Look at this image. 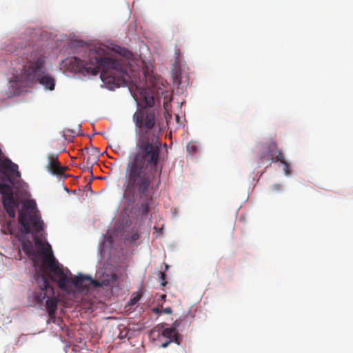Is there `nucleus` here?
<instances>
[{"label":"nucleus","instance_id":"1","mask_svg":"<svg viewBox=\"0 0 353 353\" xmlns=\"http://www.w3.org/2000/svg\"><path fill=\"white\" fill-rule=\"evenodd\" d=\"M139 99L145 106L133 114L138 139L135 152L128 161L123 185V196L130 202L139 200L143 216H146L154 197L161 184L162 166L158 167L160 160L161 143L157 130L154 110L147 108L154 104L153 94L150 88L140 89Z\"/></svg>","mask_w":353,"mask_h":353},{"label":"nucleus","instance_id":"2","mask_svg":"<svg viewBox=\"0 0 353 353\" xmlns=\"http://www.w3.org/2000/svg\"><path fill=\"white\" fill-rule=\"evenodd\" d=\"M101 51L104 52L103 50ZM70 67L82 74L96 75L101 72V80L110 89L127 85L130 78L121 59L104 56V53L90 52L88 60L73 57L70 61Z\"/></svg>","mask_w":353,"mask_h":353},{"label":"nucleus","instance_id":"3","mask_svg":"<svg viewBox=\"0 0 353 353\" xmlns=\"http://www.w3.org/2000/svg\"><path fill=\"white\" fill-rule=\"evenodd\" d=\"M46 57L41 51H33L27 57L26 63L23 66L21 74L25 80L38 82L49 90L54 89V79L46 74Z\"/></svg>","mask_w":353,"mask_h":353},{"label":"nucleus","instance_id":"4","mask_svg":"<svg viewBox=\"0 0 353 353\" xmlns=\"http://www.w3.org/2000/svg\"><path fill=\"white\" fill-rule=\"evenodd\" d=\"M35 245L39 247L40 253L45 255L43 265L49 271L48 277L58 284L59 288L63 291L69 290L70 279L68 277L69 270H64L63 266L56 260L52 254L51 246L47 243L46 247L43 246L42 242L38 239H34Z\"/></svg>","mask_w":353,"mask_h":353},{"label":"nucleus","instance_id":"5","mask_svg":"<svg viewBox=\"0 0 353 353\" xmlns=\"http://www.w3.org/2000/svg\"><path fill=\"white\" fill-rule=\"evenodd\" d=\"M18 221L23 228L24 234L31 232V229L36 232H39L43 230L44 223L41 217L36 214H30L28 211H20Z\"/></svg>","mask_w":353,"mask_h":353},{"label":"nucleus","instance_id":"6","mask_svg":"<svg viewBox=\"0 0 353 353\" xmlns=\"http://www.w3.org/2000/svg\"><path fill=\"white\" fill-rule=\"evenodd\" d=\"M36 281L39 285V291L34 292L33 297L34 305H41L46 299L54 295V288L50 285L45 273H38Z\"/></svg>","mask_w":353,"mask_h":353},{"label":"nucleus","instance_id":"7","mask_svg":"<svg viewBox=\"0 0 353 353\" xmlns=\"http://www.w3.org/2000/svg\"><path fill=\"white\" fill-rule=\"evenodd\" d=\"M190 325V322L187 319L186 316L179 318L172 323V326L171 327L163 330L161 334L168 340H172V342H175L177 345H180L179 334L177 329L181 326L184 329L188 328Z\"/></svg>","mask_w":353,"mask_h":353},{"label":"nucleus","instance_id":"8","mask_svg":"<svg viewBox=\"0 0 353 353\" xmlns=\"http://www.w3.org/2000/svg\"><path fill=\"white\" fill-rule=\"evenodd\" d=\"M283 157V154L278 148L277 144L274 141H270L260 155V161L261 163L265 161L276 163Z\"/></svg>","mask_w":353,"mask_h":353},{"label":"nucleus","instance_id":"9","mask_svg":"<svg viewBox=\"0 0 353 353\" xmlns=\"http://www.w3.org/2000/svg\"><path fill=\"white\" fill-rule=\"evenodd\" d=\"M48 160L47 168L52 174L59 176L63 174L65 168L60 165L57 154H48Z\"/></svg>","mask_w":353,"mask_h":353},{"label":"nucleus","instance_id":"10","mask_svg":"<svg viewBox=\"0 0 353 353\" xmlns=\"http://www.w3.org/2000/svg\"><path fill=\"white\" fill-rule=\"evenodd\" d=\"M91 277L79 274L71 279L72 284L79 290H88L90 288Z\"/></svg>","mask_w":353,"mask_h":353},{"label":"nucleus","instance_id":"11","mask_svg":"<svg viewBox=\"0 0 353 353\" xmlns=\"http://www.w3.org/2000/svg\"><path fill=\"white\" fill-rule=\"evenodd\" d=\"M59 300L54 295L48 297L46 301V308L50 319L55 317Z\"/></svg>","mask_w":353,"mask_h":353},{"label":"nucleus","instance_id":"12","mask_svg":"<svg viewBox=\"0 0 353 353\" xmlns=\"http://www.w3.org/2000/svg\"><path fill=\"white\" fill-rule=\"evenodd\" d=\"M86 152L87 156L84 155V160L86 161L88 165H92L98 159L99 152L96 148H93L90 150L86 149Z\"/></svg>","mask_w":353,"mask_h":353},{"label":"nucleus","instance_id":"13","mask_svg":"<svg viewBox=\"0 0 353 353\" xmlns=\"http://www.w3.org/2000/svg\"><path fill=\"white\" fill-rule=\"evenodd\" d=\"M117 275L114 273H112L110 274H106L102 281L105 286H111L117 281Z\"/></svg>","mask_w":353,"mask_h":353},{"label":"nucleus","instance_id":"14","mask_svg":"<svg viewBox=\"0 0 353 353\" xmlns=\"http://www.w3.org/2000/svg\"><path fill=\"white\" fill-rule=\"evenodd\" d=\"M172 79L174 84L179 85L181 83V72L174 70L172 71Z\"/></svg>","mask_w":353,"mask_h":353},{"label":"nucleus","instance_id":"15","mask_svg":"<svg viewBox=\"0 0 353 353\" xmlns=\"http://www.w3.org/2000/svg\"><path fill=\"white\" fill-rule=\"evenodd\" d=\"M139 239V234L137 231L132 232L130 236L125 237V239L130 243H134Z\"/></svg>","mask_w":353,"mask_h":353},{"label":"nucleus","instance_id":"16","mask_svg":"<svg viewBox=\"0 0 353 353\" xmlns=\"http://www.w3.org/2000/svg\"><path fill=\"white\" fill-rule=\"evenodd\" d=\"M279 162H281L283 165V170L286 175L290 174V164L286 161L284 157Z\"/></svg>","mask_w":353,"mask_h":353},{"label":"nucleus","instance_id":"17","mask_svg":"<svg viewBox=\"0 0 353 353\" xmlns=\"http://www.w3.org/2000/svg\"><path fill=\"white\" fill-rule=\"evenodd\" d=\"M197 150L196 145L193 143H189L187 145V151L189 153L193 154Z\"/></svg>","mask_w":353,"mask_h":353},{"label":"nucleus","instance_id":"18","mask_svg":"<svg viewBox=\"0 0 353 353\" xmlns=\"http://www.w3.org/2000/svg\"><path fill=\"white\" fill-rule=\"evenodd\" d=\"M91 283H90V287L92 286L94 288H98V287H102V286H105L103 283V281L101 280V281H96V280H93L92 278H91Z\"/></svg>","mask_w":353,"mask_h":353},{"label":"nucleus","instance_id":"19","mask_svg":"<svg viewBox=\"0 0 353 353\" xmlns=\"http://www.w3.org/2000/svg\"><path fill=\"white\" fill-rule=\"evenodd\" d=\"M141 296L140 294H137L136 296H133L130 301V303L131 305H135L137 303L139 300L141 299Z\"/></svg>","mask_w":353,"mask_h":353},{"label":"nucleus","instance_id":"20","mask_svg":"<svg viewBox=\"0 0 353 353\" xmlns=\"http://www.w3.org/2000/svg\"><path fill=\"white\" fill-rule=\"evenodd\" d=\"M165 274L164 272H160V281L161 282V285L165 287L167 284V282L165 281Z\"/></svg>","mask_w":353,"mask_h":353},{"label":"nucleus","instance_id":"21","mask_svg":"<svg viewBox=\"0 0 353 353\" xmlns=\"http://www.w3.org/2000/svg\"><path fill=\"white\" fill-rule=\"evenodd\" d=\"M162 313L170 314L172 313V310L170 307H168L163 309H161Z\"/></svg>","mask_w":353,"mask_h":353},{"label":"nucleus","instance_id":"22","mask_svg":"<svg viewBox=\"0 0 353 353\" xmlns=\"http://www.w3.org/2000/svg\"><path fill=\"white\" fill-rule=\"evenodd\" d=\"M152 312H154L156 314L160 315L162 314L161 309H160L159 307H153L152 309Z\"/></svg>","mask_w":353,"mask_h":353},{"label":"nucleus","instance_id":"23","mask_svg":"<svg viewBox=\"0 0 353 353\" xmlns=\"http://www.w3.org/2000/svg\"><path fill=\"white\" fill-rule=\"evenodd\" d=\"M272 188L273 190L279 191L281 190L282 186L280 184H274L272 185Z\"/></svg>","mask_w":353,"mask_h":353},{"label":"nucleus","instance_id":"24","mask_svg":"<svg viewBox=\"0 0 353 353\" xmlns=\"http://www.w3.org/2000/svg\"><path fill=\"white\" fill-rule=\"evenodd\" d=\"M172 342V340H168L166 341L164 343H162L161 344V347H163V348H165L167 347L170 343H171Z\"/></svg>","mask_w":353,"mask_h":353},{"label":"nucleus","instance_id":"25","mask_svg":"<svg viewBox=\"0 0 353 353\" xmlns=\"http://www.w3.org/2000/svg\"><path fill=\"white\" fill-rule=\"evenodd\" d=\"M23 250L27 252L28 253H33V249H32V246L30 245V248H26V247H23Z\"/></svg>","mask_w":353,"mask_h":353},{"label":"nucleus","instance_id":"26","mask_svg":"<svg viewBox=\"0 0 353 353\" xmlns=\"http://www.w3.org/2000/svg\"><path fill=\"white\" fill-rule=\"evenodd\" d=\"M166 294H161L159 296V299L158 300L159 301H165V299H166Z\"/></svg>","mask_w":353,"mask_h":353}]
</instances>
